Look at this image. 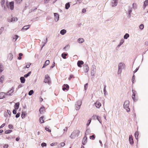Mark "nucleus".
<instances>
[{
	"label": "nucleus",
	"instance_id": "63",
	"mask_svg": "<svg viewBox=\"0 0 148 148\" xmlns=\"http://www.w3.org/2000/svg\"><path fill=\"white\" fill-rule=\"evenodd\" d=\"M8 147V145H5L4 147V148H7Z\"/></svg>",
	"mask_w": 148,
	"mask_h": 148
},
{
	"label": "nucleus",
	"instance_id": "25",
	"mask_svg": "<svg viewBox=\"0 0 148 148\" xmlns=\"http://www.w3.org/2000/svg\"><path fill=\"white\" fill-rule=\"evenodd\" d=\"M66 33V30L64 29H62L60 31V34L62 35H64Z\"/></svg>",
	"mask_w": 148,
	"mask_h": 148
},
{
	"label": "nucleus",
	"instance_id": "47",
	"mask_svg": "<svg viewBox=\"0 0 148 148\" xmlns=\"http://www.w3.org/2000/svg\"><path fill=\"white\" fill-rule=\"evenodd\" d=\"M122 69L118 68V73H117L118 74H121L122 72Z\"/></svg>",
	"mask_w": 148,
	"mask_h": 148
},
{
	"label": "nucleus",
	"instance_id": "23",
	"mask_svg": "<svg viewBox=\"0 0 148 148\" xmlns=\"http://www.w3.org/2000/svg\"><path fill=\"white\" fill-rule=\"evenodd\" d=\"M148 5V0H146L144 2L143 8L145 9V7Z\"/></svg>",
	"mask_w": 148,
	"mask_h": 148
},
{
	"label": "nucleus",
	"instance_id": "4",
	"mask_svg": "<svg viewBox=\"0 0 148 148\" xmlns=\"http://www.w3.org/2000/svg\"><path fill=\"white\" fill-rule=\"evenodd\" d=\"M78 133V132L76 131H74L71 134V135L70 136V137L71 138L73 139L76 136H78L77 134Z\"/></svg>",
	"mask_w": 148,
	"mask_h": 148
},
{
	"label": "nucleus",
	"instance_id": "53",
	"mask_svg": "<svg viewBox=\"0 0 148 148\" xmlns=\"http://www.w3.org/2000/svg\"><path fill=\"white\" fill-rule=\"evenodd\" d=\"M56 145H57V143H52L50 144V145L51 146H54Z\"/></svg>",
	"mask_w": 148,
	"mask_h": 148
},
{
	"label": "nucleus",
	"instance_id": "39",
	"mask_svg": "<svg viewBox=\"0 0 148 148\" xmlns=\"http://www.w3.org/2000/svg\"><path fill=\"white\" fill-rule=\"evenodd\" d=\"M26 115V114L25 112H22L21 114V117H22V118H23V119L25 117Z\"/></svg>",
	"mask_w": 148,
	"mask_h": 148
},
{
	"label": "nucleus",
	"instance_id": "41",
	"mask_svg": "<svg viewBox=\"0 0 148 148\" xmlns=\"http://www.w3.org/2000/svg\"><path fill=\"white\" fill-rule=\"evenodd\" d=\"M92 119L91 118H90L88 121V123H87L86 124V126H88L90 124V123Z\"/></svg>",
	"mask_w": 148,
	"mask_h": 148
},
{
	"label": "nucleus",
	"instance_id": "11",
	"mask_svg": "<svg viewBox=\"0 0 148 148\" xmlns=\"http://www.w3.org/2000/svg\"><path fill=\"white\" fill-rule=\"evenodd\" d=\"M6 96V94L3 92L0 93V99H3Z\"/></svg>",
	"mask_w": 148,
	"mask_h": 148
},
{
	"label": "nucleus",
	"instance_id": "19",
	"mask_svg": "<svg viewBox=\"0 0 148 148\" xmlns=\"http://www.w3.org/2000/svg\"><path fill=\"white\" fill-rule=\"evenodd\" d=\"M77 42L79 43H82L84 41V39L82 38H79L77 40Z\"/></svg>",
	"mask_w": 148,
	"mask_h": 148
},
{
	"label": "nucleus",
	"instance_id": "28",
	"mask_svg": "<svg viewBox=\"0 0 148 148\" xmlns=\"http://www.w3.org/2000/svg\"><path fill=\"white\" fill-rule=\"evenodd\" d=\"M124 42V40L123 39H122L120 42V43L118 45V47H120Z\"/></svg>",
	"mask_w": 148,
	"mask_h": 148
},
{
	"label": "nucleus",
	"instance_id": "38",
	"mask_svg": "<svg viewBox=\"0 0 148 148\" xmlns=\"http://www.w3.org/2000/svg\"><path fill=\"white\" fill-rule=\"evenodd\" d=\"M12 130H7L5 131V133L6 134H9L12 132Z\"/></svg>",
	"mask_w": 148,
	"mask_h": 148
},
{
	"label": "nucleus",
	"instance_id": "46",
	"mask_svg": "<svg viewBox=\"0 0 148 148\" xmlns=\"http://www.w3.org/2000/svg\"><path fill=\"white\" fill-rule=\"evenodd\" d=\"M132 12L131 10H127V11H126L127 14H128L129 16H130V14Z\"/></svg>",
	"mask_w": 148,
	"mask_h": 148
},
{
	"label": "nucleus",
	"instance_id": "37",
	"mask_svg": "<svg viewBox=\"0 0 148 148\" xmlns=\"http://www.w3.org/2000/svg\"><path fill=\"white\" fill-rule=\"evenodd\" d=\"M4 77L3 76H2L0 78V82H1L2 83L3 82L4 80Z\"/></svg>",
	"mask_w": 148,
	"mask_h": 148
},
{
	"label": "nucleus",
	"instance_id": "31",
	"mask_svg": "<svg viewBox=\"0 0 148 148\" xmlns=\"http://www.w3.org/2000/svg\"><path fill=\"white\" fill-rule=\"evenodd\" d=\"M129 37V35L127 33L124 36V38L125 39H127V38Z\"/></svg>",
	"mask_w": 148,
	"mask_h": 148
},
{
	"label": "nucleus",
	"instance_id": "59",
	"mask_svg": "<svg viewBox=\"0 0 148 148\" xmlns=\"http://www.w3.org/2000/svg\"><path fill=\"white\" fill-rule=\"evenodd\" d=\"M88 83H86V84L84 86V88H85V90H86V88H87L88 87Z\"/></svg>",
	"mask_w": 148,
	"mask_h": 148
},
{
	"label": "nucleus",
	"instance_id": "44",
	"mask_svg": "<svg viewBox=\"0 0 148 148\" xmlns=\"http://www.w3.org/2000/svg\"><path fill=\"white\" fill-rule=\"evenodd\" d=\"M33 93L34 91L33 90H30L28 93V95H29L31 96L33 94Z\"/></svg>",
	"mask_w": 148,
	"mask_h": 148
},
{
	"label": "nucleus",
	"instance_id": "6",
	"mask_svg": "<svg viewBox=\"0 0 148 148\" xmlns=\"http://www.w3.org/2000/svg\"><path fill=\"white\" fill-rule=\"evenodd\" d=\"M14 91V88L13 87H12V89L7 92L6 94V96L8 95L11 96L12 95V94Z\"/></svg>",
	"mask_w": 148,
	"mask_h": 148
},
{
	"label": "nucleus",
	"instance_id": "14",
	"mask_svg": "<svg viewBox=\"0 0 148 148\" xmlns=\"http://www.w3.org/2000/svg\"><path fill=\"white\" fill-rule=\"evenodd\" d=\"M87 137L86 136H85L83 138L82 141V143L83 145H85L87 143Z\"/></svg>",
	"mask_w": 148,
	"mask_h": 148
},
{
	"label": "nucleus",
	"instance_id": "10",
	"mask_svg": "<svg viewBox=\"0 0 148 148\" xmlns=\"http://www.w3.org/2000/svg\"><path fill=\"white\" fill-rule=\"evenodd\" d=\"M125 67V64L122 63H120L118 65V68L121 69H124Z\"/></svg>",
	"mask_w": 148,
	"mask_h": 148
},
{
	"label": "nucleus",
	"instance_id": "16",
	"mask_svg": "<svg viewBox=\"0 0 148 148\" xmlns=\"http://www.w3.org/2000/svg\"><path fill=\"white\" fill-rule=\"evenodd\" d=\"M95 104L96 107L98 108H99L101 106V103L98 101H96L95 103Z\"/></svg>",
	"mask_w": 148,
	"mask_h": 148
},
{
	"label": "nucleus",
	"instance_id": "58",
	"mask_svg": "<svg viewBox=\"0 0 148 148\" xmlns=\"http://www.w3.org/2000/svg\"><path fill=\"white\" fill-rule=\"evenodd\" d=\"M45 130L47 131H48L49 132H51V130H49L48 128H47V127H46L45 128Z\"/></svg>",
	"mask_w": 148,
	"mask_h": 148
},
{
	"label": "nucleus",
	"instance_id": "18",
	"mask_svg": "<svg viewBox=\"0 0 148 148\" xmlns=\"http://www.w3.org/2000/svg\"><path fill=\"white\" fill-rule=\"evenodd\" d=\"M30 25H28L25 26H24L23 27V28L22 29V30H26L27 29H29L30 28Z\"/></svg>",
	"mask_w": 148,
	"mask_h": 148
},
{
	"label": "nucleus",
	"instance_id": "51",
	"mask_svg": "<svg viewBox=\"0 0 148 148\" xmlns=\"http://www.w3.org/2000/svg\"><path fill=\"white\" fill-rule=\"evenodd\" d=\"M41 146L42 147H46L47 146V144L45 143H42L41 144Z\"/></svg>",
	"mask_w": 148,
	"mask_h": 148
},
{
	"label": "nucleus",
	"instance_id": "8",
	"mask_svg": "<svg viewBox=\"0 0 148 148\" xmlns=\"http://www.w3.org/2000/svg\"><path fill=\"white\" fill-rule=\"evenodd\" d=\"M54 16L55 17V21L56 22L58 21L59 18V15L58 13H54Z\"/></svg>",
	"mask_w": 148,
	"mask_h": 148
},
{
	"label": "nucleus",
	"instance_id": "52",
	"mask_svg": "<svg viewBox=\"0 0 148 148\" xmlns=\"http://www.w3.org/2000/svg\"><path fill=\"white\" fill-rule=\"evenodd\" d=\"M8 128L10 129H13V126L11 124H10L8 126Z\"/></svg>",
	"mask_w": 148,
	"mask_h": 148
},
{
	"label": "nucleus",
	"instance_id": "29",
	"mask_svg": "<svg viewBox=\"0 0 148 148\" xmlns=\"http://www.w3.org/2000/svg\"><path fill=\"white\" fill-rule=\"evenodd\" d=\"M97 119V120L99 121V123L101 124H102V122L101 120V118L99 116H96Z\"/></svg>",
	"mask_w": 148,
	"mask_h": 148
},
{
	"label": "nucleus",
	"instance_id": "15",
	"mask_svg": "<svg viewBox=\"0 0 148 148\" xmlns=\"http://www.w3.org/2000/svg\"><path fill=\"white\" fill-rule=\"evenodd\" d=\"M50 63L49 61L48 60H47L46 61L45 64H43L42 67V68L45 67L47 66Z\"/></svg>",
	"mask_w": 148,
	"mask_h": 148
},
{
	"label": "nucleus",
	"instance_id": "43",
	"mask_svg": "<svg viewBox=\"0 0 148 148\" xmlns=\"http://www.w3.org/2000/svg\"><path fill=\"white\" fill-rule=\"evenodd\" d=\"M31 64L30 63H27V64L26 65V67H24V69H26V68H28L29 67Z\"/></svg>",
	"mask_w": 148,
	"mask_h": 148
},
{
	"label": "nucleus",
	"instance_id": "22",
	"mask_svg": "<svg viewBox=\"0 0 148 148\" xmlns=\"http://www.w3.org/2000/svg\"><path fill=\"white\" fill-rule=\"evenodd\" d=\"M19 105L20 103L19 102H18L16 103L14 106L15 109L16 110H17V109H18L19 107Z\"/></svg>",
	"mask_w": 148,
	"mask_h": 148
},
{
	"label": "nucleus",
	"instance_id": "36",
	"mask_svg": "<svg viewBox=\"0 0 148 148\" xmlns=\"http://www.w3.org/2000/svg\"><path fill=\"white\" fill-rule=\"evenodd\" d=\"M132 92H133V94L132 95V99H133V100H134V101L135 99V94L134 93L135 92V91L132 90Z\"/></svg>",
	"mask_w": 148,
	"mask_h": 148
},
{
	"label": "nucleus",
	"instance_id": "55",
	"mask_svg": "<svg viewBox=\"0 0 148 148\" xmlns=\"http://www.w3.org/2000/svg\"><path fill=\"white\" fill-rule=\"evenodd\" d=\"M20 113H18L16 115V117L17 118L19 117L20 116Z\"/></svg>",
	"mask_w": 148,
	"mask_h": 148
},
{
	"label": "nucleus",
	"instance_id": "9",
	"mask_svg": "<svg viewBox=\"0 0 148 148\" xmlns=\"http://www.w3.org/2000/svg\"><path fill=\"white\" fill-rule=\"evenodd\" d=\"M83 68L84 69V72L85 73L88 72L89 70V68L88 66L86 64H84V65Z\"/></svg>",
	"mask_w": 148,
	"mask_h": 148
},
{
	"label": "nucleus",
	"instance_id": "35",
	"mask_svg": "<svg viewBox=\"0 0 148 148\" xmlns=\"http://www.w3.org/2000/svg\"><path fill=\"white\" fill-rule=\"evenodd\" d=\"M135 136L136 139H138V132H136L135 133Z\"/></svg>",
	"mask_w": 148,
	"mask_h": 148
},
{
	"label": "nucleus",
	"instance_id": "26",
	"mask_svg": "<svg viewBox=\"0 0 148 148\" xmlns=\"http://www.w3.org/2000/svg\"><path fill=\"white\" fill-rule=\"evenodd\" d=\"M21 82L22 83H24L25 82V79L24 77H20Z\"/></svg>",
	"mask_w": 148,
	"mask_h": 148
},
{
	"label": "nucleus",
	"instance_id": "34",
	"mask_svg": "<svg viewBox=\"0 0 148 148\" xmlns=\"http://www.w3.org/2000/svg\"><path fill=\"white\" fill-rule=\"evenodd\" d=\"M44 116H41L39 119L40 122L41 123H44V120L43 119Z\"/></svg>",
	"mask_w": 148,
	"mask_h": 148
},
{
	"label": "nucleus",
	"instance_id": "54",
	"mask_svg": "<svg viewBox=\"0 0 148 148\" xmlns=\"http://www.w3.org/2000/svg\"><path fill=\"white\" fill-rule=\"evenodd\" d=\"M65 145V144L64 143H62L60 144V145L61 147H63Z\"/></svg>",
	"mask_w": 148,
	"mask_h": 148
},
{
	"label": "nucleus",
	"instance_id": "60",
	"mask_svg": "<svg viewBox=\"0 0 148 148\" xmlns=\"http://www.w3.org/2000/svg\"><path fill=\"white\" fill-rule=\"evenodd\" d=\"M91 137H92L93 139H94V138H95V137L94 135H92L91 136H90V139L91 138Z\"/></svg>",
	"mask_w": 148,
	"mask_h": 148
},
{
	"label": "nucleus",
	"instance_id": "40",
	"mask_svg": "<svg viewBox=\"0 0 148 148\" xmlns=\"http://www.w3.org/2000/svg\"><path fill=\"white\" fill-rule=\"evenodd\" d=\"M18 36L17 35L14 36L13 38V40H14L15 41H16L18 38Z\"/></svg>",
	"mask_w": 148,
	"mask_h": 148
},
{
	"label": "nucleus",
	"instance_id": "12",
	"mask_svg": "<svg viewBox=\"0 0 148 148\" xmlns=\"http://www.w3.org/2000/svg\"><path fill=\"white\" fill-rule=\"evenodd\" d=\"M17 18L16 17H12L10 19H9L8 21L10 22H14L17 21Z\"/></svg>",
	"mask_w": 148,
	"mask_h": 148
},
{
	"label": "nucleus",
	"instance_id": "32",
	"mask_svg": "<svg viewBox=\"0 0 148 148\" xmlns=\"http://www.w3.org/2000/svg\"><path fill=\"white\" fill-rule=\"evenodd\" d=\"M70 5L69 3H66L65 5V8L66 9H69L70 7Z\"/></svg>",
	"mask_w": 148,
	"mask_h": 148
},
{
	"label": "nucleus",
	"instance_id": "24",
	"mask_svg": "<svg viewBox=\"0 0 148 148\" xmlns=\"http://www.w3.org/2000/svg\"><path fill=\"white\" fill-rule=\"evenodd\" d=\"M13 58V55L12 53H9L8 55V58L9 60H11Z\"/></svg>",
	"mask_w": 148,
	"mask_h": 148
},
{
	"label": "nucleus",
	"instance_id": "20",
	"mask_svg": "<svg viewBox=\"0 0 148 148\" xmlns=\"http://www.w3.org/2000/svg\"><path fill=\"white\" fill-rule=\"evenodd\" d=\"M84 64V62L82 61H79L77 63V65L78 66L81 67V65Z\"/></svg>",
	"mask_w": 148,
	"mask_h": 148
},
{
	"label": "nucleus",
	"instance_id": "17",
	"mask_svg": "<svg viewBox=\"0 0 148 148\" xmlns=\"http://www.w3.org/2000/svg\"><path fill=\"white\" fill-rule=\"evenodd\" d=\"M63 90L64 91L65 90H68L69 88V86L67 84H64L63 86Z\"/></svg>",
	"mask_w": 148,
	"mask_h": 148
},
{
	"label": "nucleus",
	"instance_id": "62",
	"mask_svg": "<svg viewBox=\"0 0 148 148\" xmlns=\"http://www.w3.org/2000/svg\"><path fill=\"white\" fill-rule=\"evenodd\" d=\"M103 91L104 92V94L105 95V93H106V87H104V88L103 89Z\"/></svg>",
	"mask_w": 148,
	"mask_h": 148
},
{
	"label": "nucleus",
	"instance_id": "50",
	"mask_svg": "<svg viewBox=\"0 0 148 148\" xmlns=\"http://www.w3.org/2000/svg\"><path fill=\"white\" fill-rule=\"evenodd\" d=\"M144 27V26L143 24H141L139 26V28L141 30L143 29Z\"/></svg>",
	"mask_w": 148,
	"mask_h": 148
},
{
	"label": "nucleus",
	"instance_id": "57",
	"mask_svg": "<svg viewBox=\"0 0 148 148\" xmlns=\"http://www.w3.org/2000/svg\"><path fill=\"white\" fill-rule=\"evenodd\" d=\"M3 71V69L1 65H0V73L2 72Z\"/></svg>",
	"mask_w": 148,
	"mask_h": 148
},
{
	"label": "nucleus",
	"instance_id": "56",
	"mask_svg": "<svg viewBox=\"0 0 148 148\" xmlns=\"http://www.w3.org/2000/svg\"><path fill=\"white\" fill-rule=\"evenodd\" d=\"M16 110L15 109H14L13 111V113L14 114H16Z\"/></svg>",
	"mask_w": 148,
	"mask_h": 148
},
{
	"label": "nucleus",
	"instance_id": "2",
	"mask_svg": "<svg viewBox=\"0 0 148 148\" xmlns=\"http://www.w3.org/2000/svg\"><path fill=\"white\" fill-rule=\"evenodd\" d=\"M50 78L49 76L48 75H46L45 76L44 82L45 83H48L49 84L51 83Z\"/></svg>",
	"mask_w": 148,
	"mask_h": 148
},
{
	"label": "nucleus",
	"instance_id": "48",
	"mask_svg": "<svg viewBox=\"0 0 148 148\" xmlns=\"http://www.w3.org/2000/svg\"><path fill=\"white\" fill-rule=\"evenodd\" d=\"M5 0H1V4L2 6H3L5 4Z\"/></svg>",
	"mask_w": 148,
	"mask_h": 148
},
{
	"label": "nucleus",
	"instance_id": "49",
	"mask_svg": "<svg viewBox=\"0 0 148 148\" xmlns=\"http://www.w3.org/2000/svg\"><path fill=\"white\" fill-rule=\"evenodd\" d=\"M19 57L18 58V59L20 60L21 59V56H23V54L22 53H20L19 54Z\"/></svg>",
	"mask_w": 148,
	"mask_h": 148
},
{
	"label": "nucleus",
	"instance_id": "42",
	"mask_svg": "<svg viewBox=\"0 0 148 148\" xmlns=\"http://www.w3.org/2000/svg\"><path fill=\"white\" fill-rule=\"evenodd\" d=\"M47 42V38H46L45 40V42H43V45H42V48L45 45V44Z\"/></svg>",
	"mask_w": 148,
	"mask_h": 148
},
{
	"label": "nucleus",
	"instance_id": "33",
	"mask_svg": "<svg viewBox=\"0 0 148 148\" xmlns=\"http://www.w3.org/2000/svg\"><path fill=\"white\" fill-rule=\"evenodd\" d=\"M44 110V107L43 106L41 107L39 110V111L40 113H42V112Z\"/></svg>",
	"mask_w": 148,
	"mask_h": 148
},
{
	"label": "nucleus",
	"instance_id": "1",
	"mask_svg": "<svg viewBox=\"0 0 148 148\" xmlns=\"http://www.w3.org/2000/svg\"><path fill=\"white\" fill-rule=\"evenodd\" d=\"M129 104L130 102L128 100L125 101L124 103V108L126 110L127 112H129L130 110V108H129Z\"/></svg>",
	"mask_w": 148,
	"mask_h": 148
},
{
	"label": "nucleus",
	"instance_id": "21",
	"mask_svg": "<svg viewBox=\"0 0 148 148\" xmlns=\"http://www.w3.org/2000/svg\"><path fill=\"white\" fill-rule=\"evenodd\" d=\"M10 9H13L14 8V2L13 1L10 2Z\"/></svg>",
	"mask_w": 148,
	"mask_h": 148
},
{
	"label": "nucleus",
	"instance_id": "7",
	"mask_svg": "<svg viewBox=\"0 0 148 148\" xmlns=\"http://www.w3.org/2000/svg\"><path fill=\"white\" fill-rule=\"evenodd\" d=\"M118 0H112L111 2V5L112 6H116L118 3Z\"/></svg>",
	"mask_w": 148,
	"mask_h": 148
},
{
	"label": "nucleus",
	"instance_id": "27",
	"mask_svg": "<svg viewBox=\"0 0 148 148\" xmlns=\"http://www.w3.org/2000/svg\"><path fill=\"white\" fill-rule=\"evenodd\" d=\"M137 5L136 3H133L132 5V8L135 9L137 8Z\"/></svg>",
	"mask_w": 148,
	"mask_h": 148
},
{
	"label": "nucleus",
	"instance_id": "5",
	"mask_svg": "<svg viewBox=\"0 0 148 148\" xmlns=\"http://www.w3.org/2000/svg\"><path fill=\"white\" fill-rule=\"evenodd\" d=\"M81 104L82 101H81L79 100L77 101L75 108L76 110H78L80 109Z\"/></svg>",
	"mask_w": 148,
	"mask_h": 148
},
{
	"label": "nucleus",
	"instance_id": "3",
	"mask_svg": "<svg viewBox=\"0 0 148 148\" xmlns=\"http://www.w3.org/2000/svg\"><path fill=\"white\" fill-rule=\"evenodd\" d=\"M96 72V69L95 66H92L91 69V76H94Z\"/></svg>",
	"mask_w": 148,
	"mask_h": 148
},
{
	"label": "nucleus",
	"instance_id": "30",
	"mask_svg": "<svg viewBox=\"0 0 148 148\" xmlns=\"http://www.w3.org/2000/svg\"><path fill=\"white\" fill-rule=\"evenodd\" d=\"M67 54L66 53H63L61 55L62 57L64 59H66V56H67Z\"/></svg>",
	"mask_w": 148,
	"mask_h": 148
},
{
	"label": "nucleus",
	"instance_id": "45",
	"mask_svg": "<svg viewBox=\"0 0 148 148\" xmlns=\"http://www.w3.org/2000/svg\"><path fill=\"white\" fill-rule=\"evenodd\" d=\"M31 73V72H29L27 74H25L24 75V77H28Z\"/></svg>",
	"mask_w": 148,
	"mask_h": 148
},
{
	"label": "nucleus",
	"instance_id": "13",
	"mask_svg": "<svg viewBox=\"0 0 148 148\" xmlns=\"http://www.w3.org/2000/svg\"><path fill=\"white\" fill-rule=\"evenodd\" d=\"M129 141L131 145H132L134 143V142L133 140L132 136V135H130L129 138Z\"/></svg>",
	"mask_w": 148,
	"mask_h": 148
},
{
	"label": "nucleus",
	"instance_id": "64",
	"mask_svg": "<svg viewBox=\"0 0 148 148\" xmlns=\"http://www.w3.org/2000/svg\"><path fill=\"white\" fill-rule=\"evenodd\" d=\"M139 68V67L138 68H137L136 70L134 71V73H135L136 71H138Z\"/></svg>",
	"mask_w": 148,
	"mask_h": 148
},
{
	"label": "nucleus",
	"instance_id": "61",
	"mask_svg": "<svg viewBox=\"0 0 148 148\" xmlns=\"http://www.w3.org/2000/svg\"><path fill=\"white\" fill-rule=\"evenodd\" d=\"M7 112H8V114L10 115V114H11V112L10 111V110H7Z\"/></svg>",
	"mask_w": 148,
	"mask_h": 148
}]
</instances>
